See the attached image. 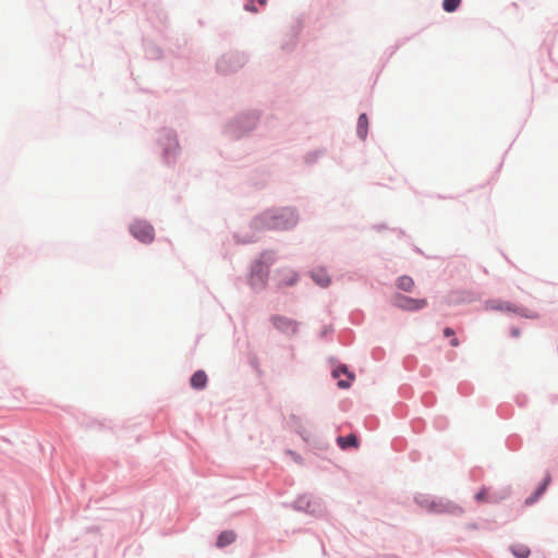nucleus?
Here are the masks:
<instances>
[{
	"mask_svg": "<svg viewBox=\"0 0 558 558\" xmlns=\"http://www.w3.org/2000/svg\"><path fill=\"white\" fill-rule=\"evenodd\" d=\"M418 502L422 507L434 513L459 515L463 512V509L459 505L448 499L439 498L437 500H430L428 498H422Z\"/></svg>",
	"mask_w": 558,
	"mask_h": 558,
	"instance_id": "1",
	"label": "nucleus"
},
{
	"mask_svg": "<svg viewBox=\"0 0 558 558\" xmlns=\"http://www.w3.org/2000/svg\"><path fill=\"white\" fill-rule=\"evenodd\" d=\"M267 225L270 228L287 229L296 223L294 211L291 209H284L279 216L265 215Z\"/></svg>",
	"mask_w": 558,
	"mask_h": 558,
	"instance_id": "2",
	"label": "nucleus"
},
{
	"mask_svg": "<svg viewBox=\"0 0 558 558\" xmlns=\"http://www.w3.org/2000/svg\"><path fill=\"white\" fill-rule=\"evenodd\" d=\"M392 304L403 311L415 312L424 308L427 305L425 299H413L402 294H396L392 298Z\"/></svg>",
	"mask_w": 558,
	"mask_h": 558,
	"instance_id": "3",
	"label": "nucleus"
},
{
	"mask_svg": "<svg viewBox=\"0 0 558 558\" xmlns=\"http://www.w3.org/2000/svg\"><path fill=\"white\" fill-rule=\"evenodd\" d=\"M268 278V266L262 262H256L251 271L250 284L254 289H263Z\"/></svg>",
	"mask_w": 558,
	"mask_h": 558,
	"instance_id": "4",
	"label": "nucleus"
},
{
	"mask_svg": "<svg viewBox=\"0 0 558 558\" xmlns=\"http://www.w3.org/2000/svg\"><path fill=\"white\" fill-rule=\"evenodd\" d=\"M130 231L143 243H149L154 240V228L145 221H135L131 225Z\"/></svg>",
	"mask_w": 558,
	"mask_h": 558,
	"instance_id": "5",
	"label": "nucleus"
},
{
	"mask_svg": "<svg viewBox=\"0 0 558 558\" xmlns=\"http://www.w3.org/2000/svg\"><path fill=\"white\" fill-rule=\"evenodd\" d=\"M341 375H345L348 379H339L338 387L341 389H347L351 386V383L354 379V375L348 371V367L345 365H340L332 371V376L335 378H339Z\"/></svg>",
	"mask_w": 558,
	"mask_h": 558,
	"instance_id": "6",
	"label": "nucleus"
},
{
	"mask_svg": "<svg viewBox=\"0 0 558 558\" xmlns=\"http://www.w3.org/2000/svg\"><path fill=\"white\" fill-rule=\"evenodd\" d=\"M271 322L274 324V326L277 328V329H280L282 331H292L294 332L296 330V324L287 318V317H282V316H274L271 318Z\"/></svg>",
	"mask_w": 558,
	"mask_h": 558,
	"instance_id": "7",
	"label": "nucleus"
},
{
	"mask_svg": "<svg viewBox=\"0 0 558 558\" xmlns=\"http://www.w3.org/2000/svg\"><path fill=\"white\" fill-rule=\"evenodd\" d=\"M278 286H293L298 280V275L291 269H282L277 275Z\"/></svg>",
	"mask_w": 558,
	"mask_h": 558,
	"instance_id": "8",
	"label": "nucleus"
},
{
	"mask_svg": "<svg viewBox=\"0 0 558 558\" xmlns=\"http://www.w3.org/2000/svg\"><path fill=\"white\" fill-rule=\"evenodd\" d=\"M312 278L316 284L326 288L330 284V277L324 268H318L312 271Z\"/></svg>",
	"mask_w": 558,
	"mask_h": 558,
	"instance_id": "9",
	"label": "nucleus"
},
{
	"mask_svg": "<svg viewBox=\"0 0 558 558\" xmlns=\"http://www.w3.org/2000/svg\"><path fill=\"white\" fill-rule=\"evenodd\" d=\"M207 384V375L203 371H197L191 377V386L195 389H203Z\"/></svg>",
	"mask_w": 558,
	"mask_h": 558,
	"instance_id": "10",
	"label": "nucleus"
},
{
	"mask_svg": "<svg viewBox=\"0 0 558 558\" xmlns=\"http://www.w3.org/2000/svg\"><path fill=\"white\" fill-rule=\"evenodd\" d=\"M550 481H551L550 475L549 474L546 475L542 485L536 489L535 494L533 496L526 498L525 505H532L533 502H535L537 500V498L544 494V492L546 490Z\"/></svg>",
	"mask_w": 558,
	"mask_h": 558,
	"instance_id": "11",
	"label": "nucleus"
},
{
	"mask_svg": "<svg viewBox=\"0 0 558 558\" xmlns=\"http://www.w3.org/2000/svg\"><path fill=\"white\" fill-rule=\"evenodd\" d=\"M235 533L233 531H225L217 538V546L222 548L232 544L235 541Z\"/></svg>",
	"mask_w": 558,
	"mask_h": 558,
	"instance_id": "12",
	"label": "nucleus"
},
{
	"mask_svg": "<svg viewBox=\"0 0 558 558\" xmlns=\"http://www.w3.org/2000/svg\"><path fill=\"white\" fill-rule=\"evenodd\" d=\"M368 129V119L365 113L360 114L357 120V134L362 140H365Z\"/></svg>",
	"mask_w": 558,
	"mask_h": 558,
	"instance_id": "13",
	"label": "nucleus"
},
{
	"mask_svg": "<svg viewBox=\"0 0 558 558\" xmlns=\"http://www.w3.org/2000/svg\"><path fill=\"white\" fill-rule=\"evenodd\" d=\"M397 287L400 289V290H403L405 292H411L414 288V281L411 277L409 276H401L398 280H397Z\"/></svg>",
	"mask_w": 558,
	"mask_h": 558,
	"instance_id": "14",
	"label": "nucleus"
},
{
	"mask_svg": "<svg viewBox=\"0 0 558 558\" xmlns=\"http://www.w3.org/2000/svg\"><path fill=\"white\" fill-rule=\"evenodd\" d=\"M337 441L342 449H347L348 447H357V438L353 434L347 437H339Z\"/></svg>",
	"mask_w": 558,
	"mask_h": 558,
	"instance_id": "15",
	"label": "nucleus"
},
{
	"mask_svg": "<svg viewBox=\"0 0 558 558\" xmlns=\"http://www.w3.org/2000/svg\"><path fill=\"white\" fill-rule=\"evenodd\" d=\"M511 551L517 558H527L530 556V549L525 545H513Z\"/></svg>",
	"mask_w": 558,
	"mask_h": 558,
	"instance_id": "16",
	"label": "nucleus"
},
{
	"mask_svg": "<svg viewBox=\"0 0 558 558\" xmlns=\"http://www.w3.org/2000/svg\"><path fill=\"white\" fill-rule=\"evenodd\" d=\"M461 3V0H444L442 8L446 12L456 11Z\"/></svg>",
	"mask_w": 558,
	"mask_h": 558,
	"instance_id": "17",
	"label": "nucleus"
},
{
	"mask_svg": "<svg viewBox=\"0 0 558 558\" xmlns=\"http://www.w3.org/2000/svg\"><path fill=\"white\" fill-rule=\"evenodd\" d=\"M475 499L478 502L488 501V490L487 488H482L476 495Z\"/></svg>",
	"mask_w": 558,
	"mask_h": 558,
	"instance_id": "18",
	"label": "nucleus"
},
{
	"mask_svg": "<svg viewBox=\"0 0 558 558\" xmlns=\"http://www.w3.org/2000/svg\"><path fill=\"white\" fill-rule=\"evenodd\" d=\"M445 337H448L451 339V337L456 336L454 330L450 327H447L444 329Z\"/></svg>",
	"mask_w": 558,
	"mask_h": 558,
	"instance_id": "19",
	"label": "nucleus"
},
{
	"mask_svg": "<svg viewBox=\"0 0 558 558\" xmlns=\"http://www.w3.org/2000/svg\"><path fill=\"white\" fill-rule=\"evenodd\" d=\"M245 9L251 12H257V8L254 4V1H250L245 4Z\"/></svg>",
	"mask_w": 558,
	"mask_h": 558,
	"instance_id": "20",
	"label": "nucleus"
},
{
	"mask_svg": "<svg viewBox=\"0 0 558 558\" xmlns=\"http://www.w3.org/2000/svg\"><path fill=\"white\" fill-rule=\"evenodd\" d=\"M450 344L452 347H458L460 344V342L456 336L451 337Z\"/></svg>",
	"mask_w": 558,
	"mask_h": 558,
	"instance_id": "21",
	"label": "nucleus"
},
{
	"mask_svg": "<svg viewBox=\"0 0 558 558\" xmlns=\"http://www.w3.org/2000/svg\"><path fill=\"white\" fill-rule=\"evenodd\" d=\"M260 5H265L267 0H257Z\"/></svg>",
	"mask_w": 558,
	"mask_h": 558,
	"instance_id": "22",
	"label": "nucleus"
}]
</instances>
